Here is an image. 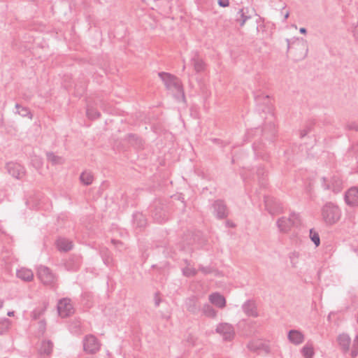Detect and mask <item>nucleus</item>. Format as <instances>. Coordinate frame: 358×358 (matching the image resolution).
Here are the masks:
<instances>
[{"instance_id":"nucleus-1","label":"nucleus","mask_w":358,"mask_h":358,"mask_svg":"<svg viewBox=\"0 0 358 358\" xmlns=\"http://www.w3.org/2000/svg\"><path fill=\"white\" fill-rule=\"evenodd\" d=\"M158 76L168 90L177 93L175 96L178 99H181L182 101H185V96L183 87L178 78L166 72H159Z\"/></svg>"},{"instance_id":"nucleus-2","label":"nucleus","mask_w":358,"mask_h":358,"mask_svg":"<svg viewBox=\"0 0 358 358\" xmlns=\"http://www.w3.org/2000/svg\"><path fill=\"white\" fill-rule=\"evenodd\" d=\"M322 220L327 225H333L337 223L341 217V210L339 207L332 203H326L321 209Z\"/></svg>"},{"instance_id":"nucleus-3","label":"nucleus","mask_w":358,"mask_h":358,"mask_svg":"<svg viewBox=\"0 0 358 358\" xmlns=\"http://www.w3.org/2000/svg\"><path fill=\"white\" fill-rule=\"evenodd\" d=\"M276 224L280 232L287 233L292 227H298L301 224L300 216L296 213H292L288 217H282L279 218Z\"/></svg>"},{"instance_id":"nucleus-4","label":"nucleus","mask_w":358,"mask_h":358,"mask_svg":"<svg viewBox=\"0 0 358 358\" xmlns=\"http://www.w3.org/2000/svg\"><path fill=\"white\" fill-rule=\"evenodd\" d=\"M37 275L43 285L51 287H55L57 277L48 267L40 266L38 268Z\"/></svg>"},{"instance_id":"nucleus-5","label":"nucleus","mask_w":358,"mask_h":358,"mask_svg":"<svg viewBox=\"0 0 358 358\" xmlns=\"http://www.w3.org/2000/svg\"><path fill=\"white\" fill-rule=\"evenodd\" d=\"M152 217L158 223H162L168 220L167 207L166 205L155 201L152 207Z\"/></svg>"},{"instance_id":"nucleus-6","label":"nucleus","mask_w":358,"mask_h":358,"mask_svg":"<svg viewBox=\"0 0 358 358\" xmlns=\"http://www.w3.org/2000/svg\"><path fill=\"white\" fill-rule=\"evenodd\" d=\"M83 349L88 354H95L100 349L101 344L96 336L88 334L85 336L83 341Z\"/></svg>"},{"instance_id":"nucleus-7","label":"nucleus","mask_w":358,"mask_h":358,"mask_svg":"<svg viewBox=\"0 0 358 358\" xmlns=\"http://www.w3.org/2000/svg\"><path fill=\"white\" fill-rule=\"evenodd\" d=\"M215 332L220 334L224 341H231L235 336L234 327L229 323H220L215 329Z\"/></svg>"},{"instance_id":"nucleus-8","label":"nucleus","mask_w":358,"mask_h":358,"mask_svg":"<svg viewBox=\"0 0 358 358\" xmlns=\"http://www.w3.org/2000/svg\"><path fill=\"white\" fill-rule=\"evenodd\" d=\"M213 213L219 220L226 218L229 215V210L224 201L220 199L216 200L212 204Z\"/></svg>"},{"instance_id":"nucleus-9","label":"nucleus","mask_w":358,"mask_h":358,"mask_svg":"<svg viewBox=\"0 0 358 358\" xmlns=\"http://www.w3.org/2000/svg\"><path fill=\"white\" fill-rule=\"evenodd\" d=\"M322 186L325 189H331L334 192H338L342 189V180L338 176H333L330 179L322 178Z\"/></svg>"},{"instance_id":"nucleus-10","label":"nucleus","mask_w":358,"mask_h":358,"mask_svg":"<svg viewBox=\"0 0 358 358\" xmlns=\"http://www.w3.org/2000/svg\"><path fill=\"white\" fill-rule=\"evenodd\" d=\"M57 310L62 317L71 315L73 313L71 300L69 299H61L57 304Z\"/></svg>"},{"instance_id":"nucleus-11","label":"nucleus","mask_w":358,"mask_h":358,"mask_svg":"<svg viewBox=\"0 0 358 358\" xmlns=\"http://www.w3.org/2000/svg\"><path fill=\"white\" fill-rule=\"evenodd\" d=\"M185 304L187 310L193 315H197L201 312V306L198 297L196 296L187 298Z\"/></svg>"},{"instance_id":"nucleus-12","label":"nucleus","mask_w":358,"mask_h":358,"mask_svg":"<svg viewBox=\"0 0 358 358\" xmlns=\"http://www.w3.org/2000/svg\"><path fill=\"white\" fill-rule=\"evenodd\" d=\"M6 169L9 174L17 179L22 178L25 174L24 168L17 163L9 162L6 164Z\"/></svg>"},{"instance_id":"nucleus-13","label":"nucleus","mask_w":358,"mask_h":358,"mask_svg":"<svg viewBox=\"0 0 358 358\" xmlns=\"http://www.w3.org/2000/svg\"><path fill=\"white\" fill-rule=\"evenodd\" d=\"M345 201L351 207L358 206V187H351L345 192Z\"/></svg>"},{"instance_id":"nucleus-14","label":"nucleus","mask_w":358,"mask_h":358,"mask_svg":"<svg viewBox=\"0 0 358 358\" xmlns=\"http://www.w3.org/2000/svg\"><path fill=\"white\" fill-rule=\"evenodd\" d=\"M242 310L249 317H257L259 316L257 305L252 300L246 301L242 305Z\"/></svg>"},{"instance_id":"nucleus-15","label":"nucleus","mask_w":358,"mask_h":358,"mask_svg":"<svg viewBox=\"0 0 358 358\" xmlns=\"http://www.w3.org/2000/svg\"><path fill=\"white\" fill-rule=\"evenodd\" d=\"M81 264V257L80 255H71L65 262V268L70 271H77Z\"/></svg>"},{"instance_id":"nucleus-16","label":"nucleus","mask_w":358,"mask_h":358,"mask_svg":"<svg viewBox=\"0 0 358 358\" xmlns=\"http://www.w3.org/2000/svg\"><path fill=\"white\" fill-rule=\"evenodd\" d=\"M209 301L219 308H224L226 306V299L218 292L212 293L208 296Z\"/></svg>"},{"instance_id":"nucleus-17","label":"nucleus","mask_w":358,"mask_h":358,"mask_svg":"<svg viewBox=\"0 0 358 358\" xmlns=\"http://www.w3.org/2000/svg\"><path fill=\"white\" fill-rule=\"evenodd\" d=\"M287 337L289 341L294 345H299L304 341V335L298 330H290Z\"/></svg>"},{"instance_id":"nucleus-18","label":"nucleus","mask_w":358,"mask_h":358,"mask_svg":"<svg viewBox=\"0 0 358 358\" xmlns=\"http://www.w3.org/2000/svg\"><path fill=\"white\" fill-rule=\"evenodd\" d=\"M17 277L25 282H30L34 278V273L31 269L21 268L16 273Z\"/></svg>"},{"instance_id":"nucleus-19","label":"nucleus","mask_w":358,"mask_h":358,"mask_svg":"<svg viewBox=\"0 0 358 358\" xmlns=\"http://www.w3.org/2000/svg\"><path fill=\"white\" fill-rule=\"evenodd\" d=\"M57 249L61 252H68L73 248V243L69 239L59 238L56 242Z\"/></svg>"},{"instance_id":"nucleus-20","label":"nucleus","mask_w":358,"mask_h":358,"mask_svg":"<svg viewBox=\"0 0 358 358\" xmlns=\"http://www.w3.org/2000/svg\"><path fill=\"white\" fill-rule=\"evenodd\" d=\"M191 63L196 72L200 73L205 70L206 64L196 53L192 57Z\"/></svg>"},{"instance_id":"nucleus-21","label":"nucleus","mask_w":358,"mask_h":358,"mask_svg":"<svg viewBox=\"0 0 358 358\" xmlns=\"http://www.w3.org/2000/svg\"><path fill=\"white\" fill-rule=\"evenodd\" d=\"M53 350V343L50 340L42 341L38 352L41 355L49 356L52 354Z\"/></svg>"},{"instance_id":"nucleus-22","label":"nucleus","mask_w":358,"mask_h":358,"mask_svg":"<svg viewBox=\"0 0 358 358\" xmlns=\"http://www.w3.org/2000/svg\"><path fill=\"white\" fill-rule=\"evenodd\" d=\"M350 341V338L348 334H343L338 336V342L344 353L349 351Z\"/></svg>"},{"instance_id":"nucleus-23","label":"nucleus","mask_w":358,"mask_h":358,"mask_svg":"<svg viewBox=\"0 0 358 358\" xmlns=\"http://www.w3.org/2000/svg\"><path fill=\"white\" fill-rule=\"evenodd\" d=\"M202 315L214 319L217 317V311L209 303H205L201 307Z\"/></svg>"},{"instance_id":"nucleus-24","label":"nucleus","mask_w":358,"mask_h":358,"mask_svg":"<svg viewBox=\"0 0 358 358\" xmlns=\"http://www.w3.org/2000/svg\"><path fill=\"white\" fill-rule=\"evenodd\" d=\"M125 139L133 146L140 148L143 146V140L137 135L134 134H129L127 135Z\"/></svg>"},{"instance_id":"nucleus-25","label":"nucleus","mask_w":358,"mask_h":358,"mask_svg":"<svg viewBox=\"0 0 358 358\" xmlns=\"http://www.w3.org/2000/svg\"><path fill=\"white\" fill-rule=\"evenodd\" d=\"M80 182L85 185H90L94 181V176L90 171H84L80 176Z\"/></svg>"},{"instance_id":"nucleus-26","label":"nucleus","mask_w":358,"mask_h":358,"mask_svg":"<svg viewBox=\"0 0 358 358\" xmlns=\"http://www.w3.org/2000/svg\"><path fill=\"white\" fill-rule=\"evenodd\" d=\"M147 223L145 215L142 213H137L134 215V224L139 228L145 227Z\"/></svg>"},{"instance_id":"nucleus-27","label":"nucleus","mask_w":358,"mask_h":358,"mask_svg":"<svg viewBox=\"0 0 358 358\" xmlns=\"http://www.w3.org/2000/svg\"><path fill=\"white\" fill-rule=\"evenodd\" d=\"M15 108L17 109L16 113L22 117H28L30 119L32 118V114L28 108L22 106L19 103H16Z\"/></svg>"},{"instance_id":"nucleus-28","label":"nucleus","mask_w":358,"mask_h":358,"mask_svg":"<svg viewBox=\"0 0 358 358\" xmlns=\"http://www.w3.org/2000/svg\"><path fill=\"white\" fill-rule=\"evenodd\" d=\"M250 18V17L246 15L244 12V9L242 8L238 11L236 17V20L238 22H239L241 27H243L245 24V22Z\"/></svg>"},{"instance_id":"nucleus-29","label":"nucleus","mask_w":358,"mask_h":358,"mask_svg":"<svg viewBox=\"0 0 358 358\" xmlns=\"http://www.w3.org/2000/svg\"><path fill=\"white\" fill-rule=\"evenodd\" d=\"M301 353L305 358H313L314 349L312 344H306L301 349Z\"/></svg>"},{"instance_id":"nucleus-30","label":"nucleus","mask_w":358,"mask_h":358,"mask_svg":"<svg viewBox=\"0 0 358 358\" xmlns=\"http://www.w3.org/2000/svg\"><path fill=\"white\" fill-rule=\"evenodd\" d=\"M48 160L52 164H59L63 163V159L61 157L55 155L53 152L47 153Z\"/></svg>"},{"instance_id":"nucleus-31","label":"nucleus","mask_w":358,"mask_h":358,"mask_svg":"<svg viewBox=\"0 0 358 358\" xmlns=\"http://www.w3.org/2000/svg\"><path fill=\"white\" fill-rule=\"evenodd\" d=\"M87 115L90 119L94 120L99 118L101 114L96 108L93 107H87Z\"/></svg>"},{"instance_id":"nucleus-32","label":"nucleus","mask_w":358,"mask_h":358,"mask_svg":"<svg viewBox=\"0 0 358 358\" xmlns=\"http://www.w3.org/2000/svg\"><path fill=\"white\" fill-rule=\"evenodd\" d=\"M182 272L184 276L189 278L195 276L197 274L198 271L194 268L185 266L182 269Z\"/></svg>"},{"instance_id":"nucleus-33","label":"nucleus","mask_w":358,"mask_h":358,"mask_svg":"<svg viewBox=\"0 0 358 358\" xmlns=\"http://www.w3.org/2000/svg\"><path fill=\"white\" fill-rule=\"evenodd\" d=\"M10 325V321L8 318L0 320V334L5 333Z\"/></svg>"},{"instance_id":"nucleus-34","label":"nucleus","mask_w":358,"mask_h":358,"mask_svg":"<svg viewBox=\"0 0 358 358\" xmlns=\"http://www.w3.org/2000/svg\"><path fill=\"white\" fill-rule=\"evenodd\" d=\"M310 238L314 243L316 247L320 244V238L317 232L315 231L313 229H310Z\"/></svg>"},{"instance_id":"nucleus-35","label":"nucleus","mask_w":358,"mask_h":358,"mask_svg":"<svg viewBox=\"0 0 358 358\" xmlns=\"http://www.w3.org/2000/svg\"><path fill=\"white\" fill-rule=\"evenodd\" d=\"M101 256H102L103 262L106 265L110 266L112 264V261H113L112 257H111L110 253L107 250L102 251Z\"/></svg>"},{"instance_id":"nucleus-36","label":"nucleus","mask_w":358,"mask_h":358,"mask_svg":"<svg viewBox=\"0 0 358 358\" xmlns=\"http://www.w3.org/2000/svg\"><path fill=\"white\" fill-rule=\"evenodd\" d=\"M199 271H200L203 274L208 275L210 273H213L215 271V270L210 266H204L201 264L199 266Z\"/></svg>"},{"instance_id":"nucleus-37","label":"nucleus","mask_w":358,"mask_h":358,"mask_svg":"<svg viewBox=\"0 0 358 358\" xmlns=\"http://www.w3.org/2000/svg\"><path fill=\"white\" fill-rule=\"evenodd\" d=\"M357 355H358V334L355 336L354 341H353L352 348L351 350V356L353 358H355L357 356Z\"/></svg>"},{"instance_id":"nucleus-38","label":"nucleus","mask_w":358,"mask_h":358,"mask_svg":"<svg viewBox=\"0 0 358 358\" xmlns=\"http://www.w3.org/2000/svg\"><path fill=\"white\" fill-rule=\"evenodd\" d=\"M44 310V309H35L31 313L33 319H38L40 316L43 314Z\"/></svg>"},{"instance_id":"nucleus-39","label":"nucleus","mask_w":358,"mask_h":358,"mask_svg":"<svg viewBox=\"0 0 358 358\" xmlns=\"http://www.w3.org/2000/svg\"><path fill=\"white\" fill-rule=\"evenodd\" d=\"M46 323L45 320H41L38 322V331L41 334H43L45 331Z\"/></svg>"},{"instance_id":"nucleus-40","label":"nucleus","mask_w":358,"mask_h":358,"mask_svg":"<svg viewBox=\"0 0 358 358\" xmlns=\"http://www.w3.org/2000/svg\"><path fill=\"white\" fill-rule=\"evenodd\" d=\"M289 258H290L291 262L293 264H295L296 263V259L299 258V252H292L289 255Z\"/></svg>"},{"instance_id":"nucleus-41","label":"nucleus","mask_w":358,"mask_h":358,"mask_svg":"<svg viewBox=\"0 0 358 358\" xmlns=\"http://www.w3.org/2000/svg\"><path fill=\"white\" fill-rule=\"evenodd\" d=\"M271 199L267 198V197H264L265 206H266V209L268 210V212L271 214H273V210L270 208V203H271Z\"/></svg>"},{"instance_id":"nucleus-42","label":"nucleus","mask_w":358,"mask_h":358,"mask_svg":"<svg viewBox=\"0 0 358 358\" xmlns=\"http://www.w3.org/2000/svg\"><path fill=\"white\" fill-rule=\"evenodd\" d=\"M347 128L349 129V130H355V131H358V124L355 123V122H351V123H349L348 125H347Z\"/></svg>"},{"instance_id":"nucleus-43","label":"nucleus","mask_w":358,"mask_h":358,"mask_svg":"<svg viewBox=\"0 0 358 358\" xmlns=\"http://www.w3.org/2000/svg\"><path fill=\"white\" fill-rule=\"evenodd\" d=\"M154 299H155V305L156 307H158L161 303V299L159 298V292H156L155 294V296H154Z\"/></svg>"},{"instance_id":"nucleus-44","label":"nucleus","mask_w":358,"mask_h":358,"mask_svg":"<svg viewBox=\"0 0 358 358\" xmlns=\"http://www.w3.org/2000/svg\"><path fill=\"white\" fill-rule=\"evenodd\" d=\"M218 5L221 7L225 8L229 5V0H218Z\"/></svg>"},{"instance_id":"nucleus-45","label":"nucleus","mask_w":358,"mask_h":358,"mask_svg":"<svg viewBox=\"0 0 358 358\" xmlns=\"http://www.w3.org/2000/svg\"><path fill=\"white\" fill-rule=\"evenodd\" d=\"M310 128H307V129H305L303 130H302L301 131V138H303L305 136H306L309 132H310Z\"/></svg>"},{"instance_id":"nucleus-46","label":"nucleus","mask_w":358,"mask_h":358,"mask_svg":"<svg viewBox=\"0 0 358 358\" xmlns=\"http://www.w3.org/2000/svg\"><path fill=\"white\" fill-rule=\"evenodd\" d=\"M226 225L227 227H235V224L233 222H230L229 220L226 222Z\"/></svg>"},{"instance_id":"nucleus-47","label":"nucleus","mask_w":358,"mask_h":358,"mask_svg":"<svg viewBox=\"0 0 358 358\" xmlns=\"http://www.w3.org/2000/svg\"><path fill=\"white\" fill-rule=\"evenodd\" d=\"M299 32H300L301 34H306L307 30H306V28H304V27H301V28H300V29H299Z\"/></svg>"},{"instance_id":"nucleus-48","label":"nucleus","mask_w":358,"mask_h":358,"mask_svg":"<svg viewBox=\"0 0 358 358\" xmlns=\"http://www.w3.org/2000/svg\"><path fill=\"white\" fill-rule=\"evenodd\" d=\"M111 242L114 244V245H122V243L119 241H115L114 239H112L111 240Z\"/></svg>"},{"instance_id":"nucleus-49","label":"nucleus","mask_w":358,"mask_h":358,"mask_svg":"<svg viewBox=\"0 0 358 358\" xmlns=\"http://www.w3.org/2000/svg\"><path fill=\"white\" fill-rule=\"evenodd\" d=\"M248 348L250 349H251L252 350H256V348L253 347V343H250L248 344Z\"/></svg>"},{"instance_id":"nucleus-50","label":"nucleus","mask_w":358,"mask_h":358,"mask_svg":"<svg viewBox=\"0 0 358 358\" xmlns=\"http://www.w3.org/2000/svg\"><path fill=\"white\" fill-rule=\"evenodd\" d=\"M7 315L9 317L13 316L14 315V311H8Z\"/></svg>"},{"instance_id":"nucleus-51","label":"nucleus","mask_w":358,"mask_h":358,"mask_svg":"<svg viewBox=\"0 0 358 358\" xmlns=\"http://www.w3.org/2000/svg\"><path fill=\"white\" fill-rule=\"evenodd\" d=\"M289 13L287 12L284 16V20H286L289 17Z\"/></svg>"},{"instance_id":"nucleus-52","label":"nucleus","mask_w":358,"mask_h":358,"mask_svg":"<svg viewBox=\"0 0 358 358\" xmlns=\"http://www.w3.org/2000/svg\"><path fill=\"white\" fill-rule=\"evenodd\" d=\"M264 173V171H263V169H259L257 171V175L259 176L260 174H262L263 175Z\"/></svg>"},{"instance_id":"nucleus-53","label":"nucleus","mask_w":358,"mask_h":358,"mask_svg":"<svg viewBox=\"0 0 358 358\" xmlns=\"http://www.w3.org/2000/svg\"><path fill=\"white\" fill-rule=\"evenodd\" d=\"M185 263L186 264L187 266H189L190 263H189V262L187 259L185 260Z\"/></svg>"},{"instance_id":"nucleus-54","label":"nucleus","mask_w":358,"mask_h":358,"mask_svg":"<svg viewBox=\"0 0 358 358\" xmlns=\"http://www.w3.org/2000/svg\"><path fill=\"white\" fill-rule=\"evenodd\" d=\"M3 301L0 299V308H1L3 307Z\"/></svg>"},{"instance_id":"nucleus-55","label":"nucleus","mask_w":358,"mask_h":358,"mask_svg":"<svg viewBox=\"0 0 358 358\" xmlns=\"http://www.w3.org/2000/svg\"><path fill=\"white\" fill-rule=\"evenodd\" d=\"M287 48L289 49L290 45H289V39H287Z\"/></svg>"},{"instance_id":"nucleus-56","label":"nucleus","mask_w":358,"mask_h":358,"mask_svg":"<svg viewBox=\"0 0 358 358\" xmlns=\"http://www.w3.org/2000/svg\"><path fill=\"white\" fill-rule=\"evenodd\" d=\"M357 323H358V312H357Z\"/></svg>"}]
</instances>
